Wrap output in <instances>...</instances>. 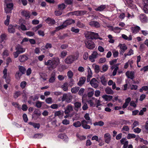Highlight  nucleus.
<instances>
[{
    "label": "nucleus",
    "mask_w": 148,
    "mask_h": 148,
    "mask_svg": "<svg viewBox=\"0 0 148 148\" xmlns=\"http://www.w3.org/2000/svg\"><path fill=\"white\" fill-rule=\"evenodd\" d=\"M60 63V60L58 57H54L52 60H48L45 62V64L47 66L49 70L54 69Z\"/></svg>",
    "instance_id": "f257e3e1"
},
{
    "label": "nucleus",
    "mask_w": 148,
    "mask_h": 148,
    "mask_svg": "<svg viewBox=\"0 0 148 148\" xmlns=\"http://www.w3.org/2000/svg\"><path fill=\"white\" fill-rule=\"evenodd\" d=\"M85 37L87 39L92 40L93 39H99L102 40L103 38L99 36V34L92 32H87L85 34Z\"/></svg>",
    "instance_id": "f03ea898"
},
{
    "label": "nucleus",
    "mask_w": 148,
    "mask_h": 148,
    "mask_svg": "<svg viewBox=\"0 0 148 148\" xmlns=\"http://www.w3.org/2000/svg\"><path fill=\"white\" fill-rule=\"evenodd\" d=\"M77 58H75V56L72 55H70L68 56L64 60V62L65 64L69 65L73 63L75 60V59H77Z\"/></svg>",
    "instance_id": "7ed1b4c3"
},
{
    "label": "nucleus",
    "mask_w": 148,
    "mask_h": 148,
    "mask_svg": "<svg viewBox=\"0 0 148 148\" xmlns=\"http://www.w3.org/2000/svg\"><path fill=\"white\" fill-rule=\"evenodd\" d=\"M85 42L86 47L89 49H93L95 47V45L92 40L86 39Z\"/></svg>",
    "instance_id": "20e7f679"
},
{
    "label": "nucleus",
    "mask_w": 148,
    "mask_h": 148,
    "mask_svg": "<svg viewBox=\"0 0 148 148\" xmlns=\"http://www.w3.org/2000/svg\"><path fill=\"white\" fill-rule=\"evenodd\" d=\"M61 98L62 101H65L66 102L69 103L71 101L72 96L69 94L65 93L63 94Z\"/></svg>",
    "instance_id": "39448f33"
},
{
    "label": "nucleus",
    "mask_w": 148,
    "mask_h": 148,
    "mask_svg": "<svg viewBox=\"0 0 148 148\" xmlns=\"http://www.w3.org/2000/svg\"><path fill=\"white\" fill-rule=\"evenodd\" d=\"M88 124H90V125L92 124V122L90 121H87L85 120H84L82 121V126L85 129H89L90 128V126L87 125Z\"/></svg>",
    "instance_id": "423d86ee"
},
{
    "label": "nucleus",
    "mask_w": 148,
    "mask_h": 148,
    "mask_svg": "<svg viewBox=\"0 0 148 148\" xmlns=\"http://www.w3.org/2000/svg\"><path fill=\"white\" fill-rule=\"evenodd\" d=\"M125 16L127 17L128 19H130L134 18V15L132 13V14H130L128 12L121 14V19H123Z\"/></svg>",
    "instance_id": "0eeeda50"
},
{
    "label": "nucleus",
    "mask_w": 148,
    "mask_h": 148,
    "mask_svg": "<svg viewBox=\"0 0 148 148\" xmlns=\"http://www.w3.org/2000/svg\"><path fill=\"white\" fill-rule=\"evenodd\" d=\"M6 7L5 9V11L6 13H11L13 9V4L12 3L7 4Z\"/></svg>",
    "instance_id": "6e6552de"
},
{
    "label": "nucleus",
    "mask_w": 148,
    "mask_h": 148,
    "mask_svg": "<svg viewBox=\"0 0 148 148\" xmlns=\"http://www.w3.org/2000/svg\"><path fill=\"white\" fill-rule=\"evenodd\" d=\"M98 54L96 51H94L91 55L89 56V59L92 62H94L95 61V59L96 58Z\"/></svg>",
    "instance_id": "1a4fd4ad"
},
{
    "label": "nucleus",
    "mask_w": 148,
    "mask_h": 148,
    "mask_svg": "<svg viewBox=\"0 0 148 148\" xmlns=\"http://www.w3.org/2000/svg\"><path fill=\"white\" fill-rule=\"evenodd\" d=\"M89 24L91 26L94 27L96 28H99L100 26V24L98 22L94 21H90L89 23Z\"/></svg>",
    "instance_id": "9d476101"
},
{
    "label": "nucleus",
    "mask_w": 148,
    "mask_h": 148,
    "mask_svg": "<svg viewBox=\"0 0 148 148\" xmlns=\"http://www.w3.org/2000/svg\"><path fill=\"white\" fill-rule=\"evenodd\" d=\"M73 110V107L71 104L68 105L65 108L64 111L65 114H69V113Z\"/></svg>",
    "instance_id": "9b49d317"
},
{
    "label": "nucleus",
    "mask_w": 148,
    "mask_h": 148,
    "mask_svg": "<svg viewBox=\"0 0 148 148\" xmlns=\"http://www.w3.org/2000/svg\"><path fill=\"white\" fill-rule=\"evenodd\" d=\"M15 50L17 51H18V52L21 54L24 52L25 51V49L23 48L21 45H18L16 47Z\"/></svg>",
    "instance_id": "f8f14e48"
},
{
    "label": "nucleus",
    "mask_w": 148,
    "mask_h": 148,
    "mask_svg": "<svg viewBox=\"0 0 148 148\" xmlns=\"http://www.w3.org/2000/svg\"><path fill=\"white\" fill-rule=\"evenodd\" d=\"M75 23V21L74 20L72 19H69L66 20L63 23L64 25L66 26V27L68 25H71L72 24H74Z\"/></svg>",
    "instance_id": "ddd939ff"
},
{
    "label": "nucleus",
    "mask_w": 148,
    "mask_h": 148,
    "mask_svg": "<svg viewBox=\"0 0 148 148\" xmlns=\"http://www.w3.org/2000/svg\"><path fill=\"white\" fill-rule=\"evenodd\" d=\"M45 21L49 25H52L56 23L55 20L51 18L48 17L45 20Z\"/></svg>",
    "instance_id": "4468645a"
},
{
    "label": "nucleus",
    "mask_w": 148,
    "mask_h": 148,
    "mask_svg": "<svg viewBox=\"0 0 148 148\" xmlns=\"http://www.w3.org/2000/svg\"><path fill=\"white\" fill-rule=\"evenodd\" d=\"M97 82V79L95 78H93L90 82V84L92 86L95 88H96L98 86Z\"/></svg>",
    "instance_id": "2eb2a0df"
},
{
    "label": "nucleus",
    "mask_w": 148,
    "mask_h": 148,
    "mask_svg": "<svg viewBox=\"0 0 148 148\" xmlns=\"http://www.w3.org/2000/svg\"><path fill=\"white\" fill-rule=\"evenodd\" d=\"M121 143L123 145V148H127L128 142L126 138H123L121 139Z\"/></svg>",
    "instance_id": "dca6fc26"
},
{
    "label": "nucleus",
    "mask_w": 148,
    "mask_h": 148,
    "mask_svg": "<svg viewBox=\"0 0 148 148\" xmlns=\"http://www.w3.org/2000/svg\"><path fill=\"white\" fill-rule=\"evenodd\" d=\"M86 80L85 77H82L80 79L79 81L77 83V85L80 86H82L85 83Z\"/></svg>",
    "instance_id": "f3484780"
},
{
    "label": "nucleus",
    "mask_w": 148,
    "mask_h": 148,
    "mask_svg": "<svg viewBox=\"0 0 148 148\" xmlns=\"http://www.w3.org/2000/svg\"><path fill=\"white\" fill-rule=\"evenodd\" d=\"M126 75L128 78L132 79H133L134 78V74L133 72L127 71L126 73Z\"/></svg>",
    "instance_id": "a211bd4d"
},
{
    "label": "nucleus",
    "mask_w": 148,
    "mask_h": 148,
    "mask_svg": "<svg viewBox=\"0 0 148 148\" xmlns=\"http://www.w3.org/2000/svg\"><path fill=\"white\" fill-rule=\"evenodd\" d=\"M140 20L143 23L147 22V18L145 14H141L139 16Z\"/></svg>",
    "instance_id": "6ab92c4d"
},
{
    "label": "nucleus",
    "mask_w": 148,
    "mask_h": 148,
    "mask_svg": "<svg viewBox=\"0 0 148 148\" xmlns=\"http://www.w3.org/2000/svg\"><path fill=\"white\" fill-rule=\"evenodd\" d=\"M23 16L25 17L26 18H29L30 17V12L29 11H23L21 12Z\"/></svg>",
    "instance_id": "aec40b11"
},
{
    "label": "nucleus",
    "mask_w": 148,
    "mask_h": 148,
    "mask_svg": "<svg viewBox=\"0 0 148 148\" xmlns=\"http://www.w3.org/2000/svg\"><path fill=\"white\" fill-rule=\"evenodd\" d=\"M76 26L81 28L85 29L86 28V26L82 23L80 20H78L77 22Z\"/></svg>",
    "instance_id": "412c9836"
},
{
    "label": "nucleus",
    "mask_w": 148,
    "mask_h": 148,
    "mask_svg": "<svg viewBox=\"0 0 148 148\" xmlns=\"http://www.w3.org/2000/svg\"><path fill=\"white\" fill-rule=\"evenodd\" d=\"M18 58L19 60L21 62H25L28 59V57L25 55L20 56Z\"/></svg>",
    "instance_id": "4be33fe9"
},
{
    "label": "nucleus",
    "mask_w": 148,
    "mask_h": 148,
    "mask_svg": "<svg viewBox=\"0 0 148 148\" xmlns=\"http://www.w3.org/2000/svg\"><path fill=\"white\" fill-rule=\"evenodd\" d=\"M105 141L106 143H109L111 140V136L109 133H106L104 135Z\"/></svg>",
    "instance_id": "5701e85b"
},
{
    "label": "nucleus",
    "mask_w": 148,
    "mask_h": 148,
    "mask_svg": "<svg viewBox=\"0 0 148 148\" xmlns=\"http://www.w3.org/2000/svg\"><path fill=\"white\" fill-rule=\"evenodd\" d=\"M107 27L108 28H111L112 30L115 33H119L120 31V28L118 27L113 28L112 26L111 25H107Z\"/></svg>",
    "instance_id": "b1692460"
},
{
    "label": "nucleus",
    "mask_w": 148,
    "mask_h": 148,
    "mask_svg": "<svg viewBox=\"0 0 148 148\" xmlns=\"http://www.w3.org/2000/svg\"><path fill=\"white\" fill-rule=\"evenodd\" d=\"M56 73L55 72H52L51 75V77L49 79V82L50 83H53L56 79Z\"/></svg>",
    "instance_id": "393cba45"
},
{
    "label": "nucleus",
    "mask_w": 148,
    "mask_h": 148,
    "mask_svg": "<svg viewBox=\"0 0 148 148\" xmlns=\"http://www.w3.org/2000/svg\"><path fill=\"white\" fill-rule=\"evenodd\" d=\"M144 3V10L145 13H148V0H145Z\"/></svg>",
    "instance_id": "a878e982"
},
{
    "label": "nucleus",
    "mask_w": 148,
    "mask_h": 148,
    "mask_svg": "<svg viewBox=\"0 0 148 148\" xmlns=\"http://www.w3.org/2000/svg\"><path fill=\"white\" fill-rule=\"evenodd\" d=\"M28 124L30 125H32L35 128H37V129H39L40 126L39 123H36L32 122H29Z\"/></svg>",
    "instance_id": "bb28decb"
},
{
    "label": "nucleus",
    "mask_w": 148,
    "mask_h": 148,
    "mask_svg": "<svg viewBox=\"0 0 148 148\" xmlns=\"http://www.w3.org/2000/svg\"><path fill=\"white\" fill-rule=\"evenodd\" d=\"M144 128L143 129V130L144 133H148V121H146L145 125L143 126Z\"/></svg>",
    "instance_id": "cd10ccee"
},
{
    "label": "nucleus",
    "mask_w": 148,
    "mask_h": 148,
    "mask_svg": "<svg viewBox=\"0 0 148 148\" xmlns=\"http://www.w3.org/2000/svg\"><path fill=\"white\" fill-rule=\"evenodd\" d=\"M140 29V28L138 26H136L132 27V30L133 33H137Z\"/></svg>",
    "instance_id": "c85d7f7f"
},
{
    "label": "nucleus",
    "mask_w": 148,
    "mask_h": 148,
    "mask_svg": "<svg viewBox=\"0 0 148 148\" xmlns=\"http://www.w3.org/2000/svg\"><path fill=\"white\" fill-rule=\"evenodd\" d=\"M122 37L124 39L128 41H130L132 40V37L131 35L129 36L128 37L127 36L124 34H122Z\"/></svg>",
    "instance_id": "c756f323"
},
{
    "label": "nucleus",
    "mask_w": 148,
    "mask_h": 148,
    "mask_svg": "<svg viewBox=\"0 0 148 148\" xmlns=\"http://www.w3.org/2000/svg\"><path fill=\"white\" fill-rule=\"evenodd\" d=\"M43 136V134L42 133H37L34 134L32 137L35 139H40L42 138Z\"/></svg>",
    "instance_id": "7c9ffc66"
},
{
    "label": "nucleus",
    "mask_w": 148,
    "mask_h": 148,
    "mask_svg": "<svg viewBox=\"0 0 148 148\" xmlns=\"http://www.w3.org/2000/svg\"><path fill=\"white\" fill-rule=\"evenodd\" d=\"M61 88L64 91H67L68 89V83L67 82L64 83L63 85L61 86Z\"/></svg>",
    "instance_id": "2f4dec72"
},
{
    "label": "nucleus",
    "mask_w": 148,
    "mask_h": 148,
    "mask_svg": "<svg viewBox=\"0 0 148 148\" xmlns=\"http://www.w3.org/2000/svg\"><path fill=\"white\" fill-rule=\"evenodd\" d=\"M106 8V6L105 5H101L96 8L95 10L97 11H101L103 10Z\"/></svg>",
    "instance_id": "473e14b6"
},
{
    "label": "nucleus",
    "mask_w": 148,
    "mask_h": 148,
    "mask_svg": "<svg viewBox=\"0 0 148 148\" xmlns=\"http://www.w3.org/2000/svg\"><path fill=\"white\" fill-rule=\"evenodd\" d=\"M102 97L106 101H110L112 98V96L110 95H103Z\"/></svg>",
    "instance_id": "72a5a7b5"
},
{
    "label": "nucleus",
    "mask_w": 148,
    "mask_h": 148,
    "mask_svg": "<svg viewBox=\"0 0 148 148\" xmlns=\"http://www.w3.org/2000/svg\"><path fill=\"white\" fill-rule=\"evenodd\" d=\"M127 49V47L125 44H121V53L124 52Z\"/></svg>",
    "instance_id": "f704fd0d"
},
{
    "label": "nucleus",
    "mask_w": 148,
    "mask_h": 148,
    "mask_svg": "<svg viewBox=\"0 0 148 148\" xmlns=\"http://www.w3.org/2000/svg\"><path fill=\"white\" fill-rule=\"evenodd\" d=\"M82 121L81 122L79 121H77L76 122H75L73 123V126L76 127H80L81 126H82Z\"/></svg>",
    "instance_id": "c9c22d12"
},
{
    "label": "nucleus",
    "mask_w": 148,
    "mask_h": 148,
    "mask_svg": "<svg viewBox=\"0 0 148 148\" xmlns=\"http://www.w3.org/2000/svg\"><path fill=\"white\" fill-rule=\"evenodd\" d=\"M19 71L22 73V74H24L25 73L26 69L25 68L22 66H18Z\"/></svg>",
    "instance_id": "e433bc0d"
},
{
    "label": "nucleus",
    "mask_w": 148,
    "mask_h": 148,
    "mask_svg": "<svg viewBox=\"0 0 148 148\" xmlns=\"http://www.w3.org/2000/svg\"><path fill=\"white\" fill-rule=\"evenodd\" d=\"M7 35L5 34H2L1 35L0 43H2L4 40L6 39Z\"/></svg>",
    "instance_id": "4c0bfd02"
},
{
    "label": "nucleus",
    "mask_w": 148,
    "mask_h": 148,
    "mask_svg": "<svg viewBox=\"0 0 148 148\" xmlns=\"http://www.w3.org/2000/svg\"><path fill=\"white\" fill-rule=\"evenodd\" d=\"M66 27V26L64 25V24H62L61 25L59 26L56 27L55 28V30L56 32L58 31L61 29L64 28Z\"/></svg>",
    "instance_id": "58836bf2"
},
{
    "label": "nucleus",
    "mask_w": 148,
    "mask_h": 148,
    "mask_svg": "<svg viewBox=\"0 0 148 148\" xmlns=\"http://www.w3.org/2000/svg\"><path fill=\"white\" fill-rule=\"evenodd\" d=\"M106 93L108 94H113V92L111 88L107 87L105 90Z\"/></svg>",
    "instance_id": "ea45409f"
},
{
    "label": "nucleus",
    "mask_w": 148,
    "mask_h": 148,
    "mask_svg": "<svg viewBox=\"0 0 148 148\" xmlns=\"http://www.w3.org/2000/svg\"><path fill=\"white\" fill-rule=\"evenodd\" d=\"M8 30L10 33H14L15 32V30L14 27L12 25H9L8 27Z\"/></svg>",
    "instance_id": "a19ab883"
},
{
    "label": "nucleus",
    "mask_w": 148,
    "mask_h": 148,
    "mask_svg": "<svg viewBox=\"0 0 148 148\" xmlns=\"http://www.w3.org/2000/svg\"><path fill=\"white\" fill-rule=\"evenodd\" d=\"M80 88L78 87H75L71 89V91L73 93H75L78 91Z\"/></svg>",
    "instance_id": "79ce46f5"
},
{
    "label": "nucleus",
    "mask_w": 148,
    "mask_h": 148,
    "mask_svg": "<svg viewBox=\"0 0 148 148\" xmlns=\"http://www.w3.org/2000/svg\"><path fill=\"white\" fill-rule=\"evenodd\" d=\"M102 84L105 85L106 84V82L105 77L103 76H102L100 78Z\"/></svg>",
    "instance_id": "37998d69"
},
{
    "label": "nucleus",
    "mask_w": 148,
    "mask_h": 148,
    "mask_svg": "<svg viewBox=\"0 0 148 148\" xmlns=\"http://www.w3.org/2000/svg\"><path fill=\"white\" fill-rule=\"evenodd\" d=\"M134 54V51L132 49H130L127 53L124 54V56L126 57L127 56H130Z\"/></svg>",
    "instance_id": "c03bdc74"
},
{
    "label": "nucleus",
    "mask_w": 148,
    "mask_h": 148,
    "mask_svg": "<svg viewBox=\"0 0 148 148\" xmlns=\"http://www.w3.org/2000/svg\"><path fill=\"white\" fill-rule=\"evenodd\" d=\"M71 31L75 33H77L79 31V29L78 28H75L74 27H72L71 29Z\"/></svg>",
    "instance_id": "a18cd8bd"
},
{
    "label": "nucleus",
    "mask_w": 148,
    "mask_h": 148,
    "mask_svg": "<svg viewBox=\"0 0 148 148\" xmlns=\"http://www.w3.org/2000/svg\"><path fill=\"white\" fill-rule=\"evenodd\" d=\"M101 139L100 138H99L97 136L95 135L92 137L91 140H95L96 141H97L98 143H99Z\"/></svg>",
    "instance_id": "49530a36"
},
{
    "label": "nucleus",
    "mask_w": 148,
    "mask_h": 148,
    "mask_svg": "<svg viewBox=\"0 0 148 148\" xmlns=\"http://www.w3.org/2000/svg\"><path fill=\"white\" fill-rule=\"evenodd\" d=\"M21 93L19 91L15 92L14 94V98L16 99L19 96L21 95Z\"/></svg>",
    "instance_id": "de8ad7c7"
},
{
    "label": "nucleus",
    "mask_w": 148,
    "mask_h": 148,
    "mask_svg": "<svg viewBox=\"0 0 148 148\" xmlns=\"http://www.w3.org/2000/svg\"><path fill=\"white\" fill-rule=\"evenodd\" d=\"M95 72L96 73H98L100 71L99 66L97 65H95L94 68Z\"/></svg>",
    "instance_id": "09e8293b"
},
{
    "label": "nucleus",
    "mask_w": 148,
    "mask_h": 148,
    "mask_svg": "<svg viewBox=\"0 0 148 148\" xmlns=\"http://www.w3.org/2000/svg\"><path fill=\"white\" fill-rule=\"evenodd\" d=\"M108 67L107 65H103L102 66V71H100L101 72H104L106 71L108 69Z\"/></svg>",
    "instance_id": "8fccbe9b"
},
{
    "label": "nucleus",
    "mask_w": 148,
    "mask_h": 148,
    "mask_svg": "<svg viewBox=\"0 0 148 148\" xmlns=\"http://www.w3.org/2000/svg\"><path fill=\"white\" fill-rule=\"evenodd\" d=\"M136 137V135L133 134H128L127 136V138L128 139H130Z\"/></svg>",
    "instance_id": "3c124183"
},
{
    "label": "nucleus",
    "mask_w": 148,
    "mask_h": 148,
    "mask_svg": "<svg viewBox=\"0 0 148 148\" xmlns=\"http://www.w3.org/2000/svg\"><path fill=\"white\" fill-rule=\"evenodd\" d=\"M130 130V128L128 126L126 125H124L122 128V132H124V131L129 132Z\"/></svg>",
    "instance_id": "603ef678"
},
{
    "label": "nucleus",
    "mask_w": 148,
    "mask_h": 148,
    "mask_svg": "<svg viewBox=\"0 0 148 148\" xmlns=\"http://www.w3.org/2000/svg\"><path fill=\"white\" fill-rule=\"evenodd\" d=\"M84 117L85 119L87 121H90L92 122V120L90 119V117L89 116V114L88 113H86L84 115Z\"/></svg>",
    "instance_id": "864d4df0"
},
{
    "label": "nucleus",
    "mask_w": 148,
    "mask_h": 148,
    "mask_svg": "<svg viewBox=\"0 0 148 148\" xmlns=\"http://www.w3.org/2000/svg\"><path fill=\"white\" fill-rule=\"evenodd\" d=\"M23 74H22L21 72L19 71H17L16 72L15 75V77L17 79L20 78V77Z\"/></svg>",
    "instance_id": "5fc2aeb1"
},
{
    "label": "nucleus",
    "mask_w": 148,
    "mask_h": 148,
    "mask_svg": "<svg viewBox=\"0 0 148 148\" xmlns=\"http://www.w3.org/2000/svg\"><path fill=\"white\" fill-rule=\"evenodd\" d=\"M42 103V102L37 101L36 102L35 106L37 108H40L41 107Z\"/></svg>",
    "instance_id": "6e6d98bb"
},
{
    "label": "nucleus",
    "mask_w": 148,
    "mask_h": 148,
    "mask_svg": "<svg viewBox=\"0 0 148 148\" xmlns=\"http://www.w3.org/2000/svg\"><path fill=\"white\" fill-rule=\"evenodd\" d=\"M26 35L29 36H33L35 35L34 32L31 31H28L26 32Z\"/></svg>",
    "instance_id": "4d7b16f0"
},
{
    "label": "nucleus",
    "mask_w": 148,
    "mask_h": 148,
    "mask_svg": "<svg viewBox=\"0 0 148 148\" xmlns=\"http://www.w3.org/2000/svg\"><path fill=\"white\" fill-rule=\"evenodd\" d=\"M58 8L60 10H63L66 7V5L63 3H62L61 4H59L58 5Z\"/></svg>",
    "instance_id": "13d9d810"
},
{
    "label": "nucleus",
    "mask_w": 148,
    "mask_h": 148,
    "mask_svg": "<svg viewBox=\"0 0 148 148\" xmlns=\"http://www.w3.org/2000/svg\"><path fill=\"white\" fill-rule=\"evenodd\" d=\"M10 16L9 15H7L6 20L5 21L4 24L6 25H8L10 22Z\"/></svg>",
    "instance_id": "bf43d9fd"
},
{
    "label": "nucleus",
    "mask_w": 148,
    "mask_h": 148,
    "mask_svg": "<svg viewBox=\"0 0 148 148\" xmlns=\"http://www.w3.org/2000/svg\"><path fill=\"white\" fill-rule=\"evenodd\" d=\"M67 52L65 50L62 51L61 53V57L64 58L67 55Z\"/></svg>",
    "instance_id": "052dcab7"
},
{
    "label": "nucleus",
    "mask_w": 148,
    "mask_h": 148,
    "mask_svg": "<svg viewBox=\"0 0 148 148\" xmlns=\"http://www.w3.org/2000/svg\"><path fill=\"white\" fill-rule=\"evenodd\" d=\"M20 27L21 29L23 31H26L29 29L27 28L26 26L23 24V23L21 24Z\"/></svg>",
    "instance_id": "680f3d73"
},
{
    "label": "nucleus",
    "mask_w": 148,
    "mask_h": 148,
    "mask_svg": "<svg viewBox=\"0 0 148 148\" xmlns=\"http://www.w3.org/2000/svg\"><path fill=\"white\" fill-rule=\"evenodd\" d=\"M33 114L36 115L37 116H40L41 115V112L38 109H36L33 113Z\"/></svg>",
    "instance_id": "e2e57ef3"
},
{
    "label": "nucleus",
    "mask_w": 148,
    "mask_h": 148,
    "mask_svg": "<svg viewBox=\"0 0 148 148\" xmlns=\"http://www.w3.org/2000/svg\"><path fill=\"white\" fill-rule=\"evenodd\" d=\"M27 85V83L25 81H23L20 84V86L22 89H24Z\"/></svg>",
    "instance_id": "0e129e2a"
},
{
    "label": "nucleus",
    "mask_w": 148,
    "mask_h": 148,
    "mask_svg": "<svg viewBox=\"0 0 148 148\" xmlns=\"http://www.w3.org/2000/svg\"><path fill=\"white\" fill-rule=\"evenodd\" d=\"M73 75V73L71 71H69L67 72V76L70 79H71Z\"/></svg>",
    "instance_id": "69168bd1"
},
{
    "label": "nucleus",
    "mask_w": 148,
    "mask_h": 148,
    "mask_svg": "<svg viewBox=\"0 0 148 148\" xmlns=\"http://www.w3.org/2000/svg\"><path fill=\"white\" fill-rule=\"evenodd\" d=\"M45 102L48 104H51L52 103V99L49 97L46 99Z\"/></svg>",
    "instance_id": "338daca9"
},
{
    "label": "nucleus",
    "mask_w": 148,
    "mask_h": 148,
    "mask_svg": "<svg viewBox=\"0 0 148 148\" xmlns=\"http://www.w3.org/2000/svg\"><path fill=\"white\" fill-rule=\"evenodd\" d=\"M74 104L75 107L77 108H80L81 105V103L79 102H76Z\"/></svg>",
    "instance_id": "774afa93"
}]
</instances>
